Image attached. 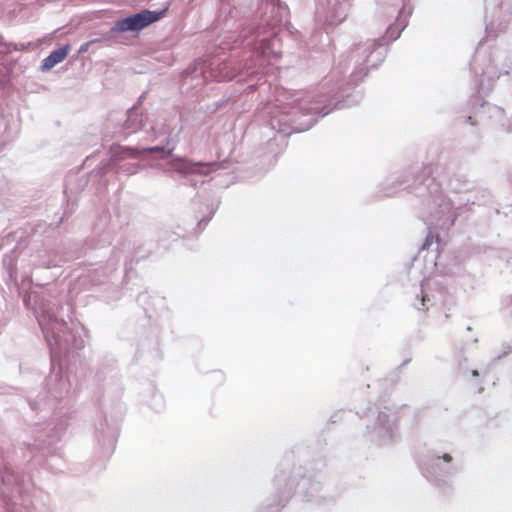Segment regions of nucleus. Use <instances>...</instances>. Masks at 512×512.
Listing matches in <instances>:
<instances>
[{"mask_svg":"<svg viewBox=\"0 0 512 512\" xmlns=\"http://www.w3.org/2000/svg\"><path fill=\"white\" fill-rule=\"evenodd\" d=\"M166 13V9L156 12L150 10H143L139 13L130 15L124 19H121L115 23L112 31L116 32H128V31H140L150 24L160 20Z\"/></svg>","mask_w":512,"mask_h":512,"instance_id":"nucleus-1","label":"nucleus"},{"mask_svg":"<svg viewBox=\"0 0 512 512\" xmlns=\"http://www.w3.org/2000/svg\"><path fill=\"white\" fill-rule=\"evenodd\" d=\"M177 172L182 174H201L207 175L217 168L216 163H193L188 160H180L174 164Z\"/></svg>","mask_w":512,"mask_h":512,"instance_id":"nucleus-2","label":"nucleus"},{"mask_svg":"<svg viewBox=\"0 0 512 512\" xmlns=\"http://www.w3.org/2000/svg\"><path fill=\"white\" fill-rule=\"evenodd\" d=\"M70 50H71L70 45H65L64 47H61L57 50L52 51L48 57H46L45 59L42 60L41 70L49 71L55 65L64 61V59L68 56Z\"/></svg>","mask_w":512,"mask_h":512,"instance_id":"nucleus-3","label":"nucleus"},{"mask_svg":"<svg viewBox=\"0 0 512 512\" xmlns=\"http://www.w3.org/2000/svg\"><path fill=\"white\" fill-rule=\"evenodd\" d=\"M98 40H91V41H88L84 44H82L79 48V53L80 54H83V53H86L90 47L91 44L97 42Z\"/></svg>","mask_w":512,"mask_h":512,"instance_id":"nucleus-4","label":"nucleus"},{"mask_svg":"<svg viewBox=\"0 0 512 512\" xmlns=\"http://www.w3.org/2000/svg\"><path fill=\"white\" fill-rule=\"evenodd\" d=\"M123 152L127 157H137L139 154V152L136 149L132 148H125L123 149Z\"/></svg>","mask_w":512,"mask_h":512,"instance_id":"nucleus-5","label":"nucleus"},{"mask_svg":"<svg viewBox=\"0 0 512 512\" xmlns=\"http://www.w3.org/2000/svg\"><path fill=\"white\" fill-rule=\"evenodd\" d=\"M163 148L161 147H152V148H148L146 149L145 151L149 152V153H153V152H159V151H162Z\"/></svg>","mask_w":512,"mask_h":512,"instance_id":"nucleus-6","label":"nucleus"},{"mask_svg":"<svg viewBox=\"0 0 512 512\" xmlns=\"http://www.w3.org/2000/svg\"><path fill=\"white\" fill-rule=\"evenodd\" d=\"M443 459L446 461V462H450L452 460V457L449 455V454H445L443 456Z\"/></svg>","mask_w":512,"mask_h":512,"instance_id":"nucleus-7","label":"nucleus"},{"mask_svg":"<svg viewBox=\"0 0 512 512\" xmlns=\"http://www.w3.org/2000/svg\"><path fill=\"white\" fill-rule=\"evenodd\" d=\"M472 375H473L474 377L478 376V375H479V374H478V371H477V370H473V371H472Z\"/></svg>","mask_w":512,"mask_h":512,"instance_id":"nucleus-8","label":"nucleus"}]
</instances>
